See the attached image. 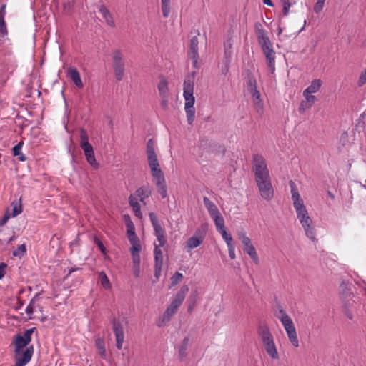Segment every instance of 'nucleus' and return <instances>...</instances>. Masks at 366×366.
Segmentation results:
<instances>
[{"instance_id": "19", "label": "nucleus", "mask_w": 366, "mask_h": 366, "mask_svg": "<svg viewBox=\"0 0 366 366\" xmlns=\"http://www.w3.org/2000/svg\"><path fill=\"white\" fill-rule=\"evenodd\" d=\"M249 92L252 97L253 102H254V104L255 105L257 112L258 113H262L263 103L262 102V100L260 98L259 92L257 89L250 90Z\"/></svg>"}, {"instance_id": "55", "label": "nucleus", "mask_w": 366, "mask_h": 366, "mask_svg": "<svg viewBox=\"0 0 366 366\" xmlns=\"http://www.w3.org/2000/svg\"><path fill=\"white\" fill-rule=\"evenodd\" d=\"M162 267V264H154V276L156 277L157 279H158L160 275Z\"/></svg>"}, {"instance_id": "16", "label": "nucleus", "mask_w": 366, "mask_h": 366, "mask_svg": "<svg viewBox=\"0 0 366 366\" xmlns=\"http://www.w3.org/2000/svg\"><path fill=\"white\" fill-rule=\"evenodd\" d=\"M340 297L343 302L344 312L347 318L352 320L353 317L352 314L348 307L352 306L354 303V300H352L354 295L349 290H344L343 292H341Z\"/></svg>"}, {"instance_id": "21", "label": "nucleus", "mask_w": 366, "mask_h": 366, "mask_svg": "<svg viewBox=\"0 0 366 366\" xmlns=\"http://www.w3.org/2000/svg\"><path fill=\"white\" fill-rule=\"evenodd\" d=\"M203 202H204V206L207 209L211 217H213L220 214L217 206L208 197H204L203 198Z\"/></svg>"}, {"instance_id": "12", "label": "nucleus", "mask_w": 366, "mask_h": 366, "mask_svg": "<svg viewBox=\"0 0 366 366\" xmlns=\"http://www.w3.org/2000/svg\"><path fill=\"white\" fill-rule=\"evenodd\" d=\"M195 72H192V76H188L184 82L183 96L185 99V104H194L195 98L193 95L194 92V76Z\"/></svg>"}, {"instance_id": "41", "label": "nucleus", "mask_w": 366, "mask_h": 366, "mask_svg": "<svg viewBox=\"0 0 366 366\" xmlns=\"http://www.w3.org/2000/svg\"><path fill=\"white\" fill-rule=\"evenodd\" d=\"M26 252V247L25 244H21L18 247L16 250H14L13 252V255L15 257H22L24 253Z\"/></svg>"}, {"instance_id": "20", "label": "nucleus", "mask_w": 366, "mask_h": 366, "mask_svg": "<svg viewBox=\"0 0 366 366\" xmlns=\"http://www.w3.org/2000/svg\"><path fill=\"white\" fill-rule=\"evenodd\" d=\"M189 337H184L178 349V357L182 361L183 360L187 355V348L189 346Z\"/></svg>"}, {"instance_id": "3", "label": "nucleus", "mask_w": 366, "mask_h": 366, "mask_svg": "<svg viewBox=\"0 0 366 366\" xmlns=\"http://www.w3.org/2000/svg\"><path fill=\"white\" fill-rule=\"evenodd\" d=\"M262 25L259 23L256 24L255 25L258 42L260 44L263 54L265 56L267 64L269 68L271 73L273 74L275 70V52L272 49V43L270 42L269 37L267 36L265 31L259 28Z\"/></svg>"}, {"instance_id": "2", "label": "nucleus", "mask_w": 366, "mask_h": 366, "mask_svg": "<svg viewBox=\"0 0 366 366\" xmlns=\"http://www.w3.org/2000/svg\"><path fill=\"white\" fill-rule=\"evenodd\" d=\"M289 185L291 189L292 199L294 208L297 213V219L300 220L302 227L304 228L307 237L312 241L315 242L316 240L315 230L312 225V221L309 217L307 210L299 194L297 187L292 180L289 182Z\"/></svg>"}, {"instance_id": "49", "label": "nucleus", "mask_w": 366, "mask_h": 366, "mask_svg": "<svg viewBox=\"0 0 366 366\" xmlns=\"http://www.w3.org/2000/svg\"><path fill=\"white\" fill-rule=\"evenodd\" d=\"M156 237H157V241L159 242V244L157 245L159 246V247H163L166 243V238L164 237V233L159 234L156 235Z\"/></svg>"}, {"instance_id": "47", "label": "nucleus", "mask_w": 366, "mask_h": 366, "mask_svg": "<svg viewBox=\"0 0 366 366\" xmlns=\"http://www.w3.org/2000/svg\"><path fill=\"white\" fill-rule=\"evenodd\" d=\"M366 83V69L361 72L359 77L357 84L360 87L362 86Z\"/></svg>"}, {"instance_id": "36", "label": "nucleus", "mask_w": 366, "mask_h": 366, "mask_svg": "<svg viewBox=\"0 0 366 366\" xmlns=\"http://www.w3.org/2000/svg\"><path fill=\"white\" fill-rule=\"evenodd\" d=\"M38 298V295H36L30 301L29 305L26 308V312L28 315H31L34 311L35 302Z\"/></svg>"}, {"instance_id": "5", "label": "nucleus", "mask_w": 366, "mask_h": 366, "mask_svg": "<svg viewBox=\"0 0 366 366\" xmlns=\"http://www.w3.org/2000/svg\"><path fill=\"white\" fill-rule=\"evenodd\" d=\"M257 332L268 355L272 359H278L279 354L269 327L266 325H261L258 327Z\"/></svg>"}, {"instance_id": "22", "label": "nucleus", "mask_w": 366, "mask_h": 366, "mask_svg": "<svg viewBox=\"0 0 366 366\" xmlns=\"http://www.w3.org/2000/svg\"><path fill=\"white\" fill-rule=\"evenodd\" d=\"M99 12L101 13L102 17L105 19V21L109 26L112 27H114L115 26V23L114 21L113 20L112 16L105 6L101 5L99 6Z\"/></svg>"}, {"instance_id": "11", "label": "nucleus", "mask_w": 366, "mask_h": 366, "mask_svg": "<svg viewBox=\"0 0 366 366\" xmlns=\"http://www.w3.org/2000/svg\"><path fill=\"white\" fill-rule=\"evenodd\" d=\"M36 328L32 327L24 331L23 335H17L14 343L15 345V353H19L20 350L25 347L31 340V335L34 332Z\"/></svg>"}, {"instance_id": "8", "label": "nucleus", "mask_w": 366, "mask_h": 366, "mask_svg": "<svg viewBox=\"0 0 366 366\" xmlns=\"http://www.w3.org/2000/svg\"><path fill=\"white\" fill-rule=\"evenodd\" d=\"M112 66L116 79L121 81L124 75L125 62L124 56L119 49L112 51Z\"/></svg>"}, {"instance_id": "62", "label": "nucleus", "mask_w": 366, "mask_h": 366, "mask_svg": "<svg viewBox=\"0 0 366 366\" xmlns=\"http://www.w3.org/2000/svg\"><path fill=\"white\" fill-rule=\"evenodd\" d=\"M5 9L6 5H2L0 9V19H4V16L6 14Z\"/></svg>"}, {"instance_id": "25", "label": "nucleus", "mask_w": 366, "mask_h": 366, "mask_svg": "<svg viewBox=\"0 0 366 366\" xmlns=\"http://www.w3.org/2000/svg\"><path fill=\"white\" fill-rule=\"evenodd\" d=\"M194 104H185L184 109L187 114V120L189 124L192 125L195 117Z\"/></svg>"}, {"instance_id": "29", "label": "nucleus", "mask_w": 366, "mask_h": 366, "mask_svg": "<svg viewBox=\"0 0 366 366\" xmlns=\"http://www.w3.org/2000/svg\"><path fill=\"white\" fill-rule=\"evenodd\" d=\"M95 345H96L97 349L98 350L99 355L103 359L106 360L107 353H106V350H105V347H104V342L103 339H102V338L97 339L96 342H95Z\"/></svg>"}, {"instance_id": "7", "label": "nucleus", "mask_w": 366, "mask_h": 366, "mask_svg": "<svg viewBox=\"0 0 366 366\" xmlns=\"http://www.w3.org/2000/svg\"><path fill=\"white\" fill-rule=\"evenodd\" d=\"M80 146L84 150L87 162L92 166L97 165L93 147L89 142V136L86 131L84 129H81L80 130Z\"/></svg>"}, {"instance_id": "34", "label": "nucleus", "mask_w": 366, "mask_h": 366, "mask_svg": "<svg viewBox=\"0 0 366 366\" xmlns=\"http://www.w3.org/2000/svg\"><path fill=\"white\" fill-rule=\"evenodd\" d=\"M11 206L13 207L12 217H15L22 212V207L21 203V199L19 202H12Z\"/></svg>"}, {"instance_id": "59", "label": "nucleus", "mask_w": 366, "mask_h": 366, "mask_svg": "<svg viewBox=\"0 0 366 366\" xmlns=\"http://www.w3.org/2000/svg\"><path fill=\"white\" fill-rule=\"evenodd\" d=\"M282 5H283L282 12H283V14L285 16H286L289 13V9H290L291 4H290V3H285V4H282Z\"/></svg>"}, {"instance_id": "37", "label": "nucleus", "mask_w": 366, "mask_h": 366, "mask_svg": "<svg viewBox=\"0 0 366 366\" xmlns=\"http://www.w3.org/2000/svg\"><path fill=\"white\" fill-rule=\"evenodd\" d=\"M303 97L305 99L307 103L312 107L315 102L317 101V98L315 96L312 95V94L307 93L303 92Z\"/></svg>"}, {"instance_id": "31", "label": "nucleus", "mask_w": 366, "mask_h": 366, "mask_svg": "<svg viewBox=\"0 0 366 366\" xmlns=\"http://www.w3.org/2000/svg\"><path fill=\"white\" fill-rule=\"evenodd\" d=\"M212 218L214 221L215 226H216L217 231H219V230L225 228L224 220L223 217H222L221 214H217Z\"/></svg>"}, {"instance_id": "6", "label": "nucleus", "mask_w": 366, "mask_h": 366, "mask_svg": "<svg viewBox=\"0 0 366 366\" xmlns=\"http://www.w3.org/2000/svg\"><path fill=\"white\" fill-rule=\"evenodd\" d=\"M152 194V189L149 187H142L136 190L134 194H132L129 197V203L132 207L134 214L137 217L141 219L142 214L140 209V204L138 202V199L144 204V199L148 198Z\"/></svg>"}, {"instance_id": "43", "label": "nucleus", "mask_w": 366, "mask_h": 366, "mask_svg": "<svg viewBox=\"0 0 366 366\" xmlns=\"http://www.w3.org/2000/svg\"><path fill=\"white\" fill-rule=\"evenodd\" d=\"M183 279V275L182 273L176 272L172 277V285H176L179 282H181Z\"/></svg>"}, {"instance_id": "60", "label": "nucleus", "mask_w": 366, "mask_h": 366, "mask_svg": "<svg viewBox=\"0 0 366 366\" xmlns=\"http://www.w3.org/2000/svg\"><path fill=\"white\" fill-rule=\"evenodd\" d=\"M10 215L9 214H6L4 217L0 220V226H3L5 224L7 221L9 219Z\"/></svg>"}, {"instance_id": "46", "label": "nucleus", "mask_w": 366, "mask_h": 366, "mask_svg": "<svg viewBox=\"0 0 366 366\" xmlns=\"http://www.w3.org/2000/svg\"><path fill=\"white\" fill-rule=\"evenodd\" d=\"M325 1V0H317V2L314 6V11L315 13L318 14L322 10Z\"/></svg>"}, {"instance_id": "42", "label": "nucleus", "mask_w": 366, "mask_h": 366, "mask_svg": "<svg viewBox=\"0 0 366 366\" xmlns=\"http://www.w3.org/2000/svg\"><path fill=\"white\" fill-rule=\"evenodd\" d=\"M247 88L249 91L257 89L256 80L252 76L247 77Z\"/></svg>"}, {"instance_id": "53", "label": "nucleus", "mask_w": 366, "mask_h": 366, "mask_svg": "<svg viewBox=\"0 0 366 366\" xmlns=\"http://www.w3.org/2000/svg\"><path fill=\"white\" fill-rule=\"evenodd\" d=\"M228 247V252H229V256L232 259H235V253H234V244H231L229 245H227Z\"/></svg>"}, {"instance_id": "14", "label": "nucleus", "mask_w": 366, "mask_h": 366, "mask_svg": "<svg viewBox=\"0 0 366 366\" xmlns=\"http://www.w3.org/2000/svg\"><path fill=\"white\" fill-rule=\"evenodd\" d=\"M147 155L151 171L160 169L157 156L154 151V142L152 139H149L147 143Z\"/></svg>"}, {"instance_id": "35", "label": "nucleus", "mask_w": 366, "mask_h": 366, "mask_svg": "<svg viewBox=\"0 0 366 366\" xmlns=\"http://www.w3.org/2000/svg\"><path fill=\"white\" fill-rule=\"evenodd\" d=\"M221 234L222 238L224 239V241L227 243V245H229L233 243V239L230 234L227 233L226 231V229H221L218 231Z\"/></svg>"}, {"instance_id": "24", "label": "nucleus", "mask_w": 366, "mask_h": 366, "mask_svg": "<svg viewBox=\"0 0 366 366\" xmlns=\"http://www.w3.org/2000/svg\"><path fill=\"white\" fill-rule=\"evenodd\" d=\"M69 74L70 79L72 80V81L74 83V84L77 87H79V88L83 87V83L81 81L79 73L76 69H70L69 70Z\"/></svg>"}, {"instance_id": "26", "label": "nucleus", "mask_w": 366, "mask_h": 366, "mask_svg": "<svg viewBox=\"0 0 366 366\" xmlns=\"http://www.w3.org/2000/svg\"><path fill=\"white\" fill-rule=\"evenodd\" d=\"M158 90L161 97H169L168 82L164 78H161L158 84Z\"/></svg>"}, {"instance_id": "51", "label": "nucleus", "mask_w": 366, "mask_h": 366, "mask_svg": "<svg viewBox=\"0 0 366 366\" xmlns=\"http://www.w3.org/2000/svg\"><path fill=\"white\" fill-rule=\"evenodd\" d=\"M132 256V262H133V266H139L140 265V255L139 254H131Z\"/></svg>"}, {"instance_id": "33", "label": "nucleus", "mask_w": 366, "mask_h": 366, "mask_svg": "<svg viewBox=\"0 0 366 366\" xmlns=\"http://www.w3.org/2000/svg\"><path fill=\"white\" fill-rule=\"evenodd\" d=\"M129 242L132 244V248L130 249L131 254H139L142 249L139 239H131Z\"/></svg>"}, {"instance_id": "56", "label": "nucleus", "mask_w": 366, "mask_h": 366, "mask_svg": "<svg viewBox=\"0 0 366 366\" xmlns=\"http://www.w3.org/2000/svg\"><path fill=\"white\" fill-rule=\"evenodd\" d=\"M64 11L66 14H70L71 9H72V4L71 2H66L64 4Z\"/></svg>"}, {"instance_id": "15", "label": "nucleus", "mask_w": 366, "mask_h": 366, "mask_svg": "<svg viewBox=\"0 0 366 366\" xmlns=\"http://www.w3.org/2000/svg\"><path fill=\"white\" fill-rule=\"evenodd\" d=\"M112 325L116 338V347L117 349L121 350L124 341V332L123 326L119 321H117L115 319L112 320Z\"/></svg>"}, {"instance_id": "1", "label": "nucleus", "mask_w": 366, "mask_h": 366, "mask_svg": "<svg viewBox=\"0 0 366 366\" xmlns=\"http://www.w3.org/2000/svg\"><path fill=\"white\" fill-rule=\"evenodd\" d=\"M252 170L254 173L255 182L261 197L265 200L272 199L274 196V189L267 162L262 155H253Z\"/></svg>"}, {"instance_id": "44", "label": "nucleus", "mask_w": 366, "mask_h": 366, "mask_svg": "<svg viewBox=\"0 0 366 366\" xmlns=\"http://www.w3.org/2000/svg\"><path fill=\"white\" fill-rule=\"evenodd\" d=\"M162 10L164 17H168L170 12L169 2H162Z\"/></svg>"}, {"instance_id": "32", "label": "nucleus", "mask_w": 366, "mask_h": 366, "mask_svg": "<svg viewBox=\"0 0 366 366\" xmlns=\"http://www.w3.org/2000/svg\"><path fill=\"white\" fill-rule=\"evenodd\" d=\"M99 278L101 285L105 288V289H109L111 287L110 282L106 275V274L104 272H101L99 274Z\"/></svg>"}, {"instance_id": "45", "label": "nucleus", "mask_w": 366, "mask_h": 366, "mask_svg": "<svg viewBox=\"0 0 366 366\" xmlns=\"http://www.w3.org/2000/svg\"><path fill=\"white\" fill-rule=\"evenodd\" d=\"M310 105H309L305 100H303L300 102V107H299V112L300 114H304L306 110L311 108Z\"/></svg>"}, {"instance_id": "63", "label": "nucleus", "mask_w": 366, "mask_h": 366, "mask_svg": "<svg viewBox=\"0 0 366 366\" xmlns=\"http://www.w3.org/2000/svg\"><path fill=\"white\" fill-rule=\"evenodd\" d=\"M347 137H348V134H347V132H344L342 134L341 137H340V140L342 142L343 144L347 141Z\"/></svg>"}, {"instance_id": "28", "label": "nucleus", "mask_w": 366, "mask_h": 366, "mask_svg": "<svg viewBox=\"0 0 366 366\" xmlns=\"http://www.w3.org/2000/svg\"><path fill=\"white\" fill-rule=\"evenodd\" d=\"M288 339L290 342V343L295 347H299V341L297 335L296 329L294 328L292 330L286 331Z\"/></svg>"}, {"instance_id": "52", "label": "nucleus", "mask_w": 366, "mask_h": 366, "mask_svg": "<svg viewBox=\"0 0 366 366\" xmlns=\"http://www.w3.org/2000/svg\"><path fill=\"white\" fill-rule=\"evenodd\" d=\"M23 145V142H19L18 144L14 147L13 148V154L14 156H17L21 154V149Z\"/></svg>"}, {"instance_id": "18", "label": "nucleus", "mask_w": 366, "mask_h": 366, "mask_svg": "<svg viewBox=\"0 0 366 366\" xmlns=\"http://www.w3.org/2000/svg\"><path fill=\"white\" fill-rule=\"evenodd\" d=\"M198 39L197 36H194L190 40L189 44V56L193 61V66L195 68H198V60H199V54H198Z\"/></svg>"}, {"instance_id": "57", "label": "nucleus", "mask_w": 366, "mask_h": 366, "mask_svg": "<svg viewBox=\"0 0 366 366\" xmlns=\"http://www.w3.org/2000/svg\"><path fill=\"white\" fill-rule=\"evenodd\" d=\"M161 106L162 107L166 110L168 108V97H161Z\"/></svg>"}, {"instance_id": "4", "label": "nucleus", "mask_w": 366, "mask_h": 366, "mask_svg": "<svg viewBox=\"0 0 366 366\" xmlns=\"http://www.w3.org/2000/svg\"><path fill=\"white\" fill-rule=\"evenodd\" d=\"M189 291L187 285H183L176 294L174 300L157 322V326L163 327L165 323L170 321L172 317L177 312L179 307L182 304L187 293Z\"/></svg>"}, {"instance_id": "38", "label": "nucleus", "mask_w": 366, "mask_h": 366, "mask_svg": "<svg viewBox=\"0 0 366 366\" xmlns=\"http://www.w3.org/2000/svg\"><path fill=\"white\" fill-rule=\"evenodd\" d=\"M281 322H282L285 331H288V330L295 328L291 317H289L286 320H282V321Z\"/></svg>"}, {"instance_id": "9", "label": "nucleus", "mask_w": 366, "mask_h": 366, "mask_svg": "<svg viewBox=\"0 0 366 366\" xmlns=\"http://www.w3.org/2000/svg\"><path fill=\"white\" fill-rule=\"evenodd\" d=\"M238 237L244 246V251L248 254L256 264H258L259 262V257L254 247L252 244L251 239L246 236L243 231L238 233Z\"/></svg>"}, {"instance_id": "23", "label": "nucleus", "mask_w": 366, "mask_h": 366, "mask_svg": "<svg viewBox=\"0 0 366 366\" xmlns=\"http://www.w3.org/2000/svg\"><path fill=\"white\" fill-rule=\"evenodd\" d=\"M149 217L154 227L155 236L161 233H164V231L160 225L156 214L154 212H150L149 214Z\"/></svg>"}, {"instance_id": "48", "label": "nucleus", "mask_w": 366, "mask_h": 366, "mask_svg": "<svg viewBox=\"0 0 366 366\" xmlns=\"http://www.w3.org/2000/svg\"><path fill=\"white\" fill-rule=\"evenodd\" d=\"M231 47H232V43H231L230 40H228L224 44V53H225V56L227 59L229 58L231 56V51H230Z\"/></svg>"}, {"instance_id": "50", "label": "nucleus", "mask_w": 366, "mask_h": 366, "mask_svg": "<svg viewBox=\"0 0 366 366\" xmlns=\"http://www.w3.org/2000/svg\"><path fill=\"white\" fill-rule=\"evenodd\" d=\"M0 33L2 36L7 34V29L4 19H0Z\"/></svg>"}, {"instance_id": "13", "label": "nucleus", "mask_w": 366, "mask_h": 366, "mask_svg": "<svg viewBox=\"0 0 366 366\" xmlns=\"http://www.w3.org/2000/svg\"><path fill=\"white\" fill-rule=\"evenodd\" d=\"M152 176L154 179L158 193L162 198L167 196V190L165 184V179L161 169H154L151 171Z\"/></svg>"}, {"instance_id": "58", "label": "nucleus", "mask_w": 366, "mask_h": 366, "mask_svg": "<svg viewBox=\"0 0 366 366\" xmlns=\"http://www.w3.org/2000/svg\"><path fill=\"white\" fill-rule=\"evenodd\" d=\"M7 265L5 263L0 264V279H1L5 274V269Z\"/></svg>"}, {"instance_id": "64", "label": "nucleus", "mask_w": 366, "mask_h": 366, "mask_svg": "<svg viewBox=\"0 0 366 366\" xmlns=\"http://www.w3.org/2000/svg\"><path fill=\"white\" fill-rule=\"evenodd\" d=\"M263 3L267 6H272L273 4L271 0H263Z\"/></svg>"}, {"instance_id": "17", "label": "nucleus", "mask_w": 366, "mask_h": 366, "mask_svg": "<svg viewBox=\"0 0 366 366\" xmlns=\"http://www.w3.org/2000/svg\"><path fill=\"white\" fill-rule=\"evenodd\" d=\"M34 352L33 346L27 347L21 354L16 353L14 366H25L31 359Z\"/></svg>"}, {"instance_id": "40", "label": "nucleus", "mask_w": 366, "mask_h": 366, "mask_svg": "<svg viewBox=\"0 0 366 366\" xmlns=\"http://www.w3.org/2000/svg\"><path fill=\"white\" fill-rule=\"evenodd\" d=\"M127 226H128L127 236H128L129 240L130 241L131 239L133 240V239H138V237L135 234L134 227L133 224L132 223H130V224H128Z\"/></svg>"}, {"instance_id": "61", "label": "nucleus", "mask_w": 366, "mask_h": 366, "mask_svg": "<svg viewBox=\"0 0 366 366\" xmlns=\"http://www.w3.org/2000/svg\"><path fill=\"white\" fill-rule=\"evenodd\" d=\"M133 272L134 275L137 277L140 274V265L139 266H133Z\"/></svg>"}, {"instance_id": "27", "label": "nucleus", "mask_w": 366, "mask_h": 366, "mask_svg": "<svg viewBox=\"0 0 366 366\" xmlns=\"http://www.w3.org/2000/svg\"><path fill=\"white\" fill-rule=\"evenodd\" d=\"M322 85V81L320 79H314L312 81L310 85L304 92L310 94L317 93L320 90Z\"/></svg>"}, {"instance_id": "39", "label": "nucleus", "mask_w": 366, "mask_h": 366, "mask_svg": "<svg viewBox=\"0 0 366 366\" xmlns=\"http://www.w3.org/2000/svg\"><path fill=\"white\" fill-rule=\"evenodd\" d=\"M275 316L281 322L282 320H286L290 317L282 307L278 308V310L275 312Z\"/></svg>"}, {"instance_id": "54", "label": "nucleus", "mask_w": 366, "mask_h": 366, "mask_svg": "<svg viewBox=\"0 0 366 366\" xmlns=\"http://www.w3.org/2000/svg\"><path fill=\"white\" fill-rule=\"evenodd\" d=\"M94 242L97 244V246L99 248V249L101 250V252L102 253H105L106 252V248L104 247L102 242L98 238H97V237H95Z\"/></svg>"}, {"instance_id": "10", "label": "nucleus", "mask_w": 366, "mask_h": 366, "mask_svg": "<svg viewBox=\"0 0 366 366\" xmlns=\"http://www.w3.org/2000/svg\"><path fill=\"white\" fill-rule=\"evenodd\" d=\"M206 227L202 226L195 232L194 236L189 237L187 239L185 245L187 251H191L192 249L197 248L203 242L204 237L206 234Z\"/></svg>"}, {"instance_id": "30", "label": "nucleus", "mask_w": 366, "mask_h": 366, "mask_svg": "<svg viewBox=\"0 0 366 366\" xmlns=\"http://www.w3.org/2000/svg\"><path fill=\"white\" fill-rule=\"evenodd\" d=\"M154 261L156 264H163V254L162 250L157 244H154Z\"/></svg>"}]
</instances>
